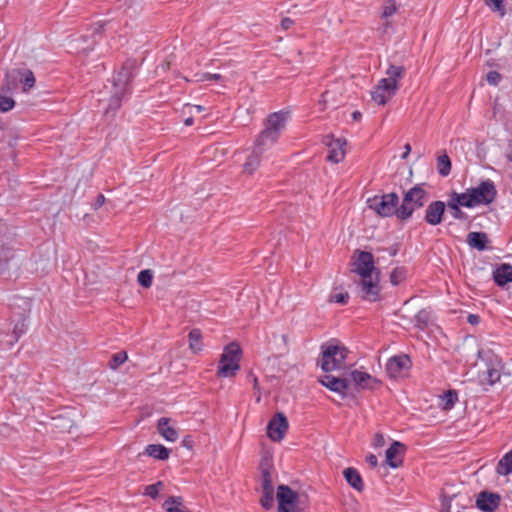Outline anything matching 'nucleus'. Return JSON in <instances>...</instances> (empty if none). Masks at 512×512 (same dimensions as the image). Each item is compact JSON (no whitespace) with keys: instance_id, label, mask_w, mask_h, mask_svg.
Returning a JSON list of instances; mask_svg holds the SVG:
<instances>
[{"instance_id":"1","label":"nucleus","mask_w":512,"mask_h":512,"mask_svg":"<svg viewBox=\"0 0 512 512\" xmlns=\"http://www.w3.org/2000/svg\"><path fill=\"white\" fill-rule=\"evenodd\" d=\"M353 271L356 272L360 280V292L362 298L374 302L378 299L379 272L374 266V257L370 252L359 251L353 262Z\"/></svg>"},{"instance_id":"2","label":"nucleus","mask_w":512,"mask_h":512,"mask_svg":"<svg viewBox=\"0 0 512 512\" xmlns=\"http://www.w3.org/2000/svg\"><path fill=\"white\" fill-rule=\"evenodd\" d=\"M405 71L403 66L390 65L385 72V77L378 81L371 92L372 100L378 105H385L390 101L398 91Z\"/></svg>"},{"instance_id":"3","label":"nucleus","mask_w":512,"mask_h":512,"mask_svg":"<svg viewBox=\"0 0 512 512\" xmlns=\"http://www.w3.org/2000/svg\"><path fill=\"white\" fill-rule=\"evenodd\" d=\"M496 196V188L491 180L483 181L475 188L468 189L466 192L456 194V200L461 206L472 208L480 204L491 203Z\"/></svg>"},{"instance_id":"4","label":"nucleus","mask_w":512,"mask_h":512,"mask_svg":"<svg viewBox=\"0 0 512 512\" xmlns=\"http://www.w3.org/2000/svg\"><path fill=\"white\" fill-rule=\"evenodd\" d=\"M288 119L289 112L287 111H278L269 115L265 122L264 130L256 139L258 140V147H272L278 140L281 132L284 130Z\"/></svg>"},{"instance_id":"5","label":"nucleus","mask_w":512,"mask_h":512,"mask_svg":"<svg viewBox=\"0 0 512 512\" xmlns=\"http://www.w3.org/2000/svg\"><path fill=\"white\" fill-rule=\"evenodd\" d=\"M347 353L346 347L334 340L322 345L321 368L326 372L343 368Z\"/></svg>"},{"instance_id":"6","label":"nucleus","mask_w":512,"mask_h":512,"mask_svg":"<svg viewBox=\"0 0 512 512\" xmlns=\"http://www.w3.org/2000/svg\"><path fill=\"white\" fill-rule=\"evenodd\" d=\"M427 200V192L421 186L411 188L405 195L401 206L398 208V218L409 219L413 212L422 207Z\"/></svg>"},{"instance_id":"7","label":"nucleus","mask_w":512,"mask_h":512,"mask_svg":"<svg viewBox=\"0 0 512 512\" xmlns=\"http://www.w3.org/2000/svg\"><path fill=\"white\" fill-rule=\"evenodd\" d=\"M240 354L241 349L236 343L227 345L219 361L218 375L225 378L234 376L240 369Z\"/></svg>"},{"instance_id":"8","label":"nucleus","mask_w":512,"mask_h":512,"mask_svg":"<svg viewBox=\"0 0 512 512\" xmlns=\"http://www.w3.org/2000/svg\"><path fill=\"white\" fill-rule=\"evenodd\" d=\"M133 78V73L129 67H123L113 79V92L107 111L116 110L120 106L122 97L129 91V84Z\"/></svg>"},{"instance_id":"9","label":"nucleus","mask_w":512,"mask_h":512,"mask_svg":"<svg viewBox=\"0 0 512 512\" xmlns=\"http://www.w3.org/2000/svg\"><path fill=\"white\" fill-rule=\"evenodd\" d=\"M399 198L395 193L376 195L367 200L369 209L373 210L381 217H390L396 215L398 217Z\"/></svg>"},{"instance_id":"10","label":"nucleus","mask_w":512,"mask_h":512,"mask_svg":"<svg viewBox=\"0 0 512 512\" xmlns=\"http://www.w3.org/2000/svg\"><path fill=\"white\" fill-rule=\"evenodd\" d=\"M276 498L278 502V512H301L300 495L287 485L278 486Z\"/></svg>"},{"instance_id":"11","label":"nucleus","mask_w":512,"mask_h":512,"mask_svg":"<svg viewBox=\"0 0 512 512\" xmlns=\"http://www.w3.org/2000/svg\"><path fill=\"white\" fill-rule=\"evenodd\" d=\"M410 367L411 360L407 355L391 357L386 364L388 375L395 379L406 376Z\"/></svg>"},{"instance_id":"12","label":"nucleus","mask_w":512,"mask_h":512,"mask_svg":"<svg viewBox=\"0 0 512 512\" xmlns=\"http://www.w3.org/2000/svg\"><path fill=\"white\" fill-rule=\"evenodd\" d=\"M288 430V421L283 413H277L268 423L267 435L272 441H281Z\"/></svg>"},{"instance_id":"13","label":"nucleus","mask_w":512,"mask_h":512,"mask_svg":"<svg viewBox=\"0 0 512 512\" xmlns=\"http://www.w3.org/2000/svg\"><path fill=\"white\" fill-rule=\"evenodd\" d=\"M347 378L350 382V386L353 384L359 389H371L378 382L377 379L369 373L358 369L351 371Z\"/></svg>"},{"instance_id":"14","label":"nucleus","mask_w":512,"mask_h":512,"mask_svg":"<svg viewBox=\"0 0 512 512\" xmlns=\"http://www.w3.org/2000/svg\"><path fill=\"white\" fill-rule=\"evenodd\" d=\"M326 144L329 149L328 160L333 163H339L345 157L346 140L343 138L328 137Z\"/></svg>"},{"instance_id":"15","label":"nucleus","mask_w":512,"mask_h":512,"mask_svg":"<svg viewBox=\"0 0 512 512\" xmlns=\"http://www.w3.org/2000/svg\"><path fill=\"white\" fill-rule=\"evenodd\" d=\"M500 495L497 493L483 491L476 499V506L483 512H493L500 505Z\"/></svg>"},{"instance_id":"16","label":"nucleus","mask_w":512,"mask_h":512,"mask_svg":"<svg viewBox=\"0 0 512 512\" xmlns=\"http://www.w3.org/2000/svg\"><path fill=\"white\" fill-rule=\"evenodd\" d=\"M446 209V205L443 201L431 202L425 210V221L436 226L442 222L443 215Z\"/></svg>"},{"instance_id":"17","label":"nucleus","mask_w":512,"mask_h":512,"mask_svg":"<svg viewBox=\"0 0 512 512\" xmlns=\"http://www.w3.org/2000/svg\"><path fill=\"white\" fill-rule=\"evenodd\" d=\"M405 452L404 444L394 441L391 446L386 450V463L391 468H398L403 463V455Z\"/></svg>"},{"instance_id":"18","label":"nucleus","mask_w":512,"mask_h":512,"mask_svg":"<svg viewBox=\"0 0 512 512\" xmlns=\"http://www.w3.org/2000/svg\"><path fill=\"white\" fill-rule=\"evenodd\" d=\"M269 149L268 146L258 147V140H256L251 154L248 156L246 162L243 164V172L251 175L259 167L262 153Z\"/></svg>"},{"instance_id":"19","label":"nucleus","mask_w":512,"mask_h":512,"mask_svg":"<svg viewBox=\"0 0 512 512\" xmlns=\"http://www.w3.org/2000/svg\"><path fill=\"white\" fill-rule=\"evenodd\" d=\"M157 430L168 442H175L179 437L177 428L172 424L171 419L166 417H162L158 420Z\"/></svg>"},{"instance_id":"20","label":"nucleus","mask_w":512,"mask_h":512,"mask_svg":"<svg viewBox=\"0 0 512 512\" xmlns=\"http://www.w3.org/2000/svg\"><path fill=\"white\" fill-rule=\"evenodd\" d=\"M320 382L323 386L327 387L333 392L344 393L350 388V382L348 378H338L332 375H325Z\"/></svg>"},{"instance_id":"21","label":"nucleus","mask_w":512,"mask_h":512,"mask_svg":"<svg viewBox=\"0 0 512 512\" xmlns=\"http://www.w3.org/2000/svg\"><path fill=\"white\" fill-rule=\"evenodd\" d=\"M7 78L17 79L23 83V91L27 92L35 85V77L32 71L30 70H15L11 73L7 74Z\"/></svg>"},{"instance_id":"22","label":"nucleus","mask_w":512,"mask_h":512,"mask_svg":"<svg viewBox=\"0 0 512 512\" xmlns=\"http://www.w3.org/2000/svg\"><path fill=\"white\" fill-rule=\"evenodd\" d=\"M493 277L499 286H504L505 284L512 282V265L501 264L495 269Z\"/></svg>"},{"instance_id":"23","label":"nucleus","mask_w":512,"mask_h":512,"mask_svg":"<svg viewBox=\"0 0 512 512\" xmlns=\"http://www.w3.org/2000/svg\"><path fill=\"white\" fill-rule=\"evenodd\" d=\"M346 481L357 491H362L364 488L363 480L359 472L352 467L346 468L343 471Z\"/></svg>"},{"instance_id":"24","label":"nucleus","mask_w":512,"mask_h":512,"mask_svg":"<svg viewBox=\"0 0 512 512\" xmlns=\"http://www.w3.org/2000/svg\"><path fill=\"white\" fill-rule=\"evenodd\" d=\"M467 243L470 247L483 251L486 249L487 235L482 232H470L467 235Z\"/></svg>"},{"instance_id":"25","label":"nucleus","mask_w":512,"mask_h":512,"mask_svg":"<svg viewBox=\"0 0 512 512\" xmlns=\"http://www.w3.org/2000/svg\"><path fill=\"white\" fill-rule=\"evenodd\" d=\"M148 456L158 460H166L169 458L170 450L161 444H150L145 448Z\"/></svg>"},{"instance_id":"26","label":"nucleus","mask_w":512,"mask_h":512,"mask_svg":"<svg viewBox=\"0 0 512 512\" xmlns=\"http://www.w3.org/2000/svg\"><path fill=\"white\" fill-rule=\"evenodd\" d=\"M496 473L501 476H508L512 473V450L504 454L498 461Z\"/></svg>"},{"instance_id":"27","label":"nucleus","mask_w":512,"mask_h":512,"mask_svg":"<svg viewBox=\"0 0 512 512\" xmlns=\"http://www.w3.org/2000/svg\"><path fill=\"white\" fill-rule=\"evenodd\" d=\"M437 171L443 177H446V176H448L450 174V171H451V161H450L449 156L446 153L441 154V155L438 156V158H437Z\"/></svg>"},{"instance_id":"28","label":"nucleus","mask_w":512,"mask_h":512,"mask_svg":"<svg viewBox=\"0 0 512 512\" xmlns=\"http://www.w3.org/2000/svg\"><path fill=\"white\" fill-rule=\"evenodd\" d=\"M189 347L194 353L202 350V335L200 330L193 329L189 333Z\"/></svg>"},{"instance_id":"29","label":"nucleus","mask_w":512,"mask_h":512,"mask_svg":"<svg viewBox=\"0 0 512 512\" xmlns=\"http://www.w3.org/2000/svg\"><path fill=\"white\" fill-rule=\"evenodd\" d=\"M163 507L167 512H186L182 508V498L171 496L163 504Z\"/></svg>"},{"instance_id":"30","label":"nucleus","mask_w":512,"mask_h":512,"mask_svg":"<svg viewBox=\"0 0 512 512\" xmlns=\"http://www.w3.org/2000/svg\"><path fill=\"white\" fill-rule=\"evenodd\" d=\"M431 320V312L428 310H420L415 316V323L419 329H425Z\"/></svg>"},{"instance_id":"31","label":"nucleus","mask_w":512,"mask_h":512,"mask_svg":"<svg viewBox=\"0 0 512 512\" xmlns=\"http://www.w3.org/2000/svg\"><path fill=\"white\" fill-rule=\"evenodd\" d=\"M407 270L404 267L395 268L390 275V282L393 285H398L405 280Z\"/></svg>"},{"instance_id":"32","label":"nucleus","mask_w":512,"mask_h":512,"mask_svg":"<svg viewBox=\"0 0 512 512\" xmlns=\"http://www.w3.org/2000/svg\"><path fill=\"white\" fill-rule=\"evenodd\" d=\"M127 360V354L124 351L115 353L110 360L109 367L113 370L119 368Z\"/></svg>"},{"instance_id":"33","label":"nucleus","mask_w":512,"mask_h":512,"mask_svg":"<svg viewBox=\"0 0 512 512\" xmlns=\"http://www.w3.org/2000/svg\"><path fill=\"white\" fill-rule=\"evenodd\" d=\"M153 274L150 270H142L138 274V282L141 286L149 288L152 285Z\"/></svg>"},{"instance_id":"34","label":"nucleus","mask_w":512,"mask_h":512,"mask_svg":"<svg viewBox=\"0 0 512 512\" xmlns=\"http://www.w3.org/2000/svg\"><path fill=\"white\" fill-rule=\"evenodd\" d=\"M163 486H164V484L161 481H159L155 484L148 485L145 488L144 494L146 496H149V497L155 499L159 495V492L162 490Z\"/></svg>"},{"instance_id":"35","label":"nucleus","mask_w":512,"mask_h":512,"mask_svg":"<svg viewBox=\"0 0 512 512\" xmlns=\"http://www.w3.org/2000/svg\"><path fill=\"white\" fill-rule=\"evenodd\" d=\"M456 194L457 193H455L452 200L448 202V208L451 210V214L455 219H461L463 212L459 208L461 204L457 202Z\"/></svg>"},{"instance_id":"36","label":"nucleus","mask_w":512,"mask_h":512,"mask_svg":"<svg viewBox=\"0 0 512 512\" xmlns=\"http://www.w3.org/2000/svg\"><path fill=\"white\" fill-rule=\"evenodd\" d=\"M261 489L263 491H274L272 486L271 474L268 470H263L261 476Z\"/></svg>"},{"instance_id":"37","label":"nucleus","mask_w":512,"mask_h":512,"mask_svg":"<svg viewBox=\"0 0 512 512\" xmlns=\"http://www.w3.org/2000/svg\"><path fill=\"white\" fill-rule=\"evenodd\" d=\"M262 494L263 496L260 500L262 507L265 509H270L274 502V491H263Z\"/></svg>"},{"instance_id":"38","label":"nucleus","mask_w":512,"mask_h":512,"mask_svg":"<svg viewBox=\"0 0 512 512\" xmlns=\"http://www.w3.org/2000/svg\"><path fill=\"white\" fill-rule=\"evenodd\" d=\"M15 106V101L7 96H0V111L8 112Z\"/></svg>"},{"instance_id":"39","label":"nucleus","mask_w":512,"mask_h":512,"mask_svg":"<svg viewBox=\"0 0 512 512\" xmlns=\"http://www.w3.org/2000/svg\"><path fill=\"white\" fill-rule=\"evenodd\" d=\"M486 4L490 9L499 12L501 16H504L505 10L502 5V0H486Z\"/></svg>"},{"instance_id":"40","label":"nucleus","mask_w":512,"mask_h":512,"mask_svg":"<svg viewBox=\"0 0 512 512\" xmlns=\"http://www.w3.org/2000/svg\"><path fill=\"white\" fill-rule=\"evenodd\" d=\"M502 76L496 71H490L486 75V80L490 85L497 86L501 81Z\"/></svg>"},{"instance_id":"41","label":"nucleus","mask_w":512,"mask_h":512,"mask_svg":"<svg viewBox=\"0 0 512 512\" xmlns=\"http://www.w3.org/2000/svg\"><path fill=\"white\" fill-rule=\"evenodd\" d=\"M334 100L330 91H326L322 94L321 99L319 100L320 110L324 111L327 108L329 102Z\"/></svg>"},{"instance_id":"42","label":"nucleus","mask_w":512,"mask_h":512,"mask_svg":"<svg viewBox=\"0 0 512 512\" xmlns=\"http://www.w3.org/2000/svg\"><path fill=\"white\" fill-rule=\"evenodd\" d=\"M445 408L450 409L457 401V394L453 391H449L444 396Z\"/></svg>"},{"instance_id":"43","label":"nucleus","mask_w":512,"mask_h":512,"mask_svg":"<svg viewBox=\"0 0 512 512\" xmlns=\"http://www.w3.org/2000/svg\"><path fill=\"white\" fill-rule=\"evenodd\" d=\"M26 330V324L25 320H22L21 322H18L15 324L13 329V334L15 335L16 341L25 333Z\"/></svg>"},{"instance_id":"44","label":"nucleus","mask_w":512,"mask_h":512,"mask_svg":"<svg viewBox=\"0 0 512 512\" xmlns=\"http://www.w3.org/2000/svg\"><path fill=\"white\" fill-rule=\"evenodd\" d=\"M349 296L347 293H337L331 295L330 301L339 303V304H345L348 300Z\"/></svg>"},{"instance_id":"45","label":"nucleus","mask_w":512,"mask_h":512,"mask_svg":"<svg viewBox=\"0 0 512 512\" xmlns=\"http://www.w3.org/2000/svg\"><path fill=\"white\" fill-rule=\"evenodd\" d=\"M395 11H396V8H395L394 4L388 3L384 6L382 15L384 18H388V17L392 16L395 13Z\"/></svg>"},{"instance_id":"46","label":"nucleus","mask_w":512,"mask_h":512,"mask_svg":"<svg viewBox=\"0 0 512 512\" xmlns=\"http://www.w3.org/2000/svg\"><path fill=\"white\" fill-rule=\"evenodd\" d=\"M222 79V75L220 74H210V73H204L199 76L197 81H206V80H220Z\"/></svg>"},{"instance_id":"47","label":"nucleus","mask_w":512,"mask_h":512,"mask_svg":"<svg viewBox=\"0 0 512 512\" xmlns=\"http://www.w3.org/2000/svg\"><path fill=\"white\" fill-rule=\"evenodd\" d=\"M385 444V440L382 434L377 433L373 439V445L376 448L382 447Z\"/></svg>"},{"instance_id":"48","label":"nucleus","mask_w":512,"mask_h":512,"mask_svg":"<svg viewBox=\"0 0 512 512\" xmlns=\"http://www.w3.org/2000/svg\"><path fill=\"white\" fill-rule=\"evenodd\" d=\"M366 461L367 463L372 467V468H375L377 467L378 465V459L375 455L373 454H370L369 456H367L366 458Z\"/></svg>"},{"instance_id":"49","label":"nucleus","mask_w":512,"mask_h":512,"mask_svg":"<svg viewBox=\"0 0 512 512\" xmlns=\"http://www.w3.org/2000/svg\"><path fill=\"white\" fill-rule=\"evenodd\" d=\"M59 420L63 421L64 423L56 424V426L62 428L63 430L70 431V429L72 428L71 421L70 420H65V419H59Z\"/></svg>"},{"instance_id":"50","label":"nucleus","mask_w":512,"mask_h":512,"mask_svg":"<svg viewBox=\"0 0 512 512\" xmlns=\"http://www.w3.org/2000/svg\"><path fill=\"white\" fill-rule=\"evenodd\" d=\"M467 320L472 325H477L480 322V317L476 314H469Z\"/></svg>"},{"instance_id":"51","label":"nucleus","mask_w":512,"mask_h":512,"mask_svg":"<svg viewBox=\"0 0 512 512\" xmlns=\"http://www.w3.org/2000/svg\"><path fill=\"white\" fill-rule=\"evenodd\" d=\"M293 24V21L290 18H284L281 22V26L283 29H289Z\"/></svg>"},{"instance_id":"52","label":"nucleus","mask_w":512,"mask_h":512,"mask_svg":"<svg viewBox=\"0 0 512 512\" xmlns=\"http://www.w3.org/2000/svg\"><path fill=\"white\" fill-rule=\"evenodd\" d=\"M488 374H489V377H490V382L493 383L494 382V378L495 379H499V375H498V372L495 371V370H489L488 371Z\"/></svg>"},{"instance_id":"53","label":"nucleus","mask_w":512,"mask_h":512,"mask_svg":"<svg viewBox=\"0 0 512 512\" xmlns=\"http://www.w3.org/2000/svg\"><path fill=\"white\" fill-rule=\"evenodd\" d=\"M104 201H105L104 196H103V195H99V196L97 197L96 202H95V206H96V207H100V206H102V205L104 204Z\"/></svg>"},{"instance_id":"54","label":"nucleus","mask_w":512,"mask_h":512,"mask_svg":"<svg viewBox=\"0 0 512 512\" xmlns=\"http://www.w3.org/2000/svg\"><path fill=\"white\" fill-rule=\"evenodd\" d=\"M507 157L510 161H512V140L510 141L509 143V148H508V152H507Z\"/></svg>"},{"instance_id":"55","label":"nucleus","mask_w":512,"mask_h":512,"mask_svg":"<svg viewBox=\"0 0 512 512\" xmlns=\"http://www.w3.org/2000/svg\"><path fill=\"white\" fill-rule=\"evenodd\" d=\"M404 148H405V152H404V154H403V156H402V157H403V158H406V157H407V155H408V154L410 153V151H411V147H410V145H409V144H406Z\"/></svg>"},{"instance_id":"56","label":"nucleus","mask_w":512,"mask_h":512,"mask_svg":"<svg viewBox=\"0 0 512 512\" xmlns=\"http://www.w3.org/2000/svg\"><path fill=\"white\" fill-rule=\"evenodd\" d=\"M191 108L195 109L196 112H198V113H200V112H202L204 110V107L201 106V105H193V106H191Z\"/></svg>"},{"instance_id":"57","label":"nucleus","mask_w":512,"mask_h":512,"mask_svg":"<svg viewBox=\"0 0 512 512\" xmlns=\"http://www.w3.org/2000/svg\"><path fill=\"white\" fill-rule=\"evenodd\" d=\"M352 117L354 120H358L361 117V113L358 111H355L352 113Z\"/></svg>"},{"instance_id":"58","label":"nucleus","mask_w":512,"mask_h":512,"mask_svg":"<svg viewBox=\"0 0 512 512\" xmlns=\"http://www.w3.org/2000/svg\"><path fill=\"white\" fill-rule=\"evenodd\" d=\"M192 123H193V119H192V118H187V119L185 120V125H187V126L192 125Z\"/></svg>"}]
</instances>
